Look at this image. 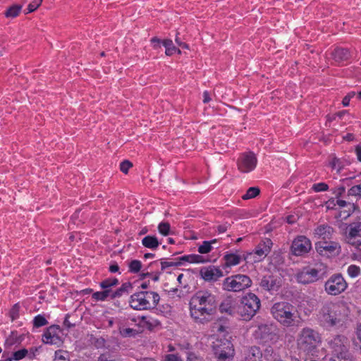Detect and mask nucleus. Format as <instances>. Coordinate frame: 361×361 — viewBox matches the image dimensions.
<instances>
[{"label": "nucleus", "instance_id": "53", "mask_svg": "<svg viewBox=\"0 0 361 361\" xmlns=\"http://www.w3.org/2000/svg\"><path fill=\"white\" fill-rule=\"evenodd\" d=\"M341 161L340 159L334 157L332 161L330 162V165L333 169H337L339 171L341 169L340 166Z\"/></svg>", "mask_w": 361, "mask_h": 361}, {"label": "nucleus", "instance_id": "9", "mask_svg": "<svg viewBox=\"0 0 361 361\" xmlns=\"http://www.w3.org/2000/svg\"><path fill=\"white\" fill-rule=\"evenodd\" d=\"M212 350L214 357L233 359L235 354L233 345L227 338H217L213 342Z\"/></svg>", "mask_w": 361, "mask_h": 361}, {"label": "nucleus", "instance_id": "13", "mask_svg": "<svg viewBox=\"0 0 361 361\" xmlns=\"http://www.w3.org/2000/svg\"><path fill=\"white\" fill-rule=\"evenodd\" d=\"M272 353L273 349L271 347L267 348L263 353L259 347L252 345L244 349L240 361H262L263 356L268 360L267 356H271Z\"/></svg>", "mask_w": 361, "mask_h": 361}, {"label": "nucleus", "instance_id": "1", "mask_svg": "<svg viewBox=\"0 0 361 361\" xmlns=\"http://www.w3.org/2000/svg\"><path fill=\"white\" fill-rule=\"evenodd\" d=\"M218 297L207 289L196 291L189 301L190 316L197 324L209 323L216 312Z\"/></svg>", "mask_w": 361, "mask_h": 361}, {"label": "nucleus", "instance_id": "54", "mask_svg": "<svg viewBox=\"0 0 361 361\" xmlns=\"http://www.w3.org/2000/svg\"><path fill=\"white\" fill-rule=\"evenodd\" d=\"M150 42H151L152 46H153V48L154 49L159 48L161 44H162V41L157 37H152L151 39Z\"/></svg>", "mask_w": 361, "mask_h": 361}, {"label": "nucleus", "instance_id": "30", "mask_svg": "<svg viewBox=\"0 0 361 361\" xmlns=\"http://www.w3.org/2000/svg\"><path fill=\"white\" fill-rule=\"evenodd\" d=\"M224 259L225 261V265L226 267L235 266L240 262V257L236 254H226L224 256Z\"/></svg>", "mask_w": 361, "mask_h": 361}, {"label": "nucleus", "instance_id": "49", "mask_svg": "<svg viewBox=\"0 0 361 361\" xmlns=\"http://www.w3.org/2000/svg\"><path fill=\"white\" fill-rule=\"evenodd\" d=\"M213 329L217 333H224L226 331L227 326L220 322H215L213 325Z\"/></svg>", "mask_w": 361, "mask_h": 361}, {"label": "nucleus", "instance_id": "40", "mask_svg": "<svg viewBox=\"0 0 361 361\" xmlns=\"http://www.w3.org/2000/svg\"><path fill=\"white\" fill-rule=\"evenodd\" d=\"M354 196L361 197V183L359 185L352 186L347 193V197Z\"/></svg>", "mask_w": 361, "mask_h": 361}, {"label": "nucleus", "instance_id": "5", "mask_svg": "<svg viewBox=\"0 0 361 361\" xmlns=\"http://www.w3.org/2000/svg\"><path fill=\"white\" fill-rule=\"evenodd\" d=\"M160 300L157 292L140 290L132 294L129 298V305L135 310H148L154 309Z\"/></svg>", "mask_w": 361, "mask_h": 361}, {"label": "nucleus", "instance_id": "12", "mask_svg": "<svg viewBox=\"0 0 361 361\" xmlns=\"http://www.w3.org/2000/svg\"><path fill=\"white\" fill-rule=\"evenodd\" d=\"M254 336L264 343H275L279 338L278 329L272 324H262L255 331Z\"/></svg>", "mask_w": 361, "mask_h": 361}, {"label": "nucleus", "instance_id": "2", "mask_svg": "<svg viewBox=\"0 0 361 361\" xmlns=\"http://www.w3.org/2000/svg\"><path fill=\"white\" fill-rule=\"evenodd\" d=\"M317 320L324 329L339 328L343 325L345 315L341 312V307L336 303L326 302L319 309Z\"/></svg>", "mask_w": 361, "mask_h": 361}, {"label": "nucleus", "instance_id": "29", "mask_svg": "<svg viewBox=\"0 0 361 361\" xmlns=\"http://www.w3.org/2000/svg\"><path fill=\"white\" fill-rule=\"evenodd\" d=\"M216 239H213L212 240H204L202 242V244L198 247L197 251L200 254H207L212 250L213 245L216 244Z\"/></svg>", "mask_w": 361, "mask_h": 361}, {"label": "nucleus", "instance_id": "59", "mask_svg": "<svg viewBox=\"0 0 361 361\" xmlns=\"http://www.w3.org/2000/svg\"><path fill=\"white\" fill-rule=\"evenodd\" d=\"M355 335L357 336V338L361 343V322L357 324V326L355 328Z\"/></svg>", "mask_w": 361, "mask_h": 361}, {"label": "nucleus", "instance_id": "58", "mask_svg": "<svg viewBox=\"0 0 361 361\" xmlns=\"http://www.w3.org/2000/svg\"><path fill=\"white\" fill-rule=\"evenodd\" d=\"M192 255H184L178 259L177 262H187L189 263H192Z\"/></svg>", "mask_w": 361, "mask_h": 361}, {"label": "nucleus", "instance_id": "39", "mask_svg": "<svg viewBox=\"0 0 361 361\" xmlns=\"http://www.w3.org/2000/svg\"><path fill=\"white\" fill-rule=\"evenodd\" d=\"M54 361H70L68 353L61 350H56Z\"/></svg>", "mask_w": 361, "mask_h": 361}, {"label": "nucleus", "instance_id": "61", "mask_svg": "<svg viewBox=\"0 0 361 361\" xmlns=\"http://www.w3.org/2000/svg\"><path fill=\"white\" fill-rule=\"evenodd\" d=\"M227 229H228V226L226 224L219 225L216 228V231H218L219 233H224L227 231Z\"/></svg>", "mask_w": 361, "mask_h": 361}, {"label": "nucleus", "instance_id": "46", "mask_svg": "<svg viewBox=\"0 0 361 361\" xmlns=\"http://www.w3.org/2000/svg\"><path fill=\"white\" fill-rule=\"evenodd\" d=\"M42 2V0H33L28 4L26 13L35 11L41 5Z\"/></svg>", "mask_w": 361, "mask_h": 361}, {"label": "nucleus", "instance_id": "62", "mask_svg": "<svg viewBox=\"0 0 361 361\" xmlns=\"http://www.w3.org/2000/svg\"><path fill=\"white\" fill-rule=\"evenodd\" d=\"M355 151L358 161L361 162V145H357Z\"/></svg>", "mask_w": 361, "mask_h": 361}, {"label": "nucleus", "instance_id": "24", "mask_svg": "<svg viewBox=\"0 0 361 361\" xmlns=\"http://www.w3.org/2000/svg\"><path fill=\"white\" fill-rule=\"evenodd\" d=\"M334 233V228L330 226L322 224L318 226L314 229V235L319 239H322V241H327L331 238Z\"/></svg>", "mask_w": 361, "mask_h": 361}, {"label": "nucleus", "instance_id": "16", "mask_svg": "<svg viewBox=\"0 0 361 361\" xmlns=\"http://www.w3.org/2000/svg\"><path fill=\"white\" fill-rule=\"evenodd\" d=\"M312 248L310 240L304 235H299L295 238L291 245V252L295 256H302Z\"/></svg>", "mask_w": 361, "mask_h": 361}, {"label": "nucleus", "instance_id": "23", "mask_svg": "<svg viewBox=\"0 0 361 361\" xmlns=\"http://www.w3.org/2000/svg\"><path fill=\"white\" fill-rule=\"evenodd\" d=\"M237 309L235 301L232 297L226 298L219 305L221 313H225L231 316H234L237 313Z\"/></svg>", "mask_w": 361, "mask_h": 361}, {"label": "nucleus", "instance_id": "15", "mask_svg": "<svg viewBox=\"0 0 361 361\" xmlns=\"http://www.w3.org/2000/svg\"><path fill=\"white\" fill-rule=\"evenodd\" d=\"M317 252L322 256L331 257L338 255L341 246L335 241H319L315 244Z\"/></svg>", "mask_w": 361, "mask_h": 361}, {"label": "nucleus", "instance_id": "57", "mask_svg": "<svg viewBox=\"0 0 361 361\" xmlns=\"http://www.w3.org/2000/svg\"><path fill=\"white\" fill-rule=\"evenodd\" d=\"M63 325L67 328V329H71L72 327H74L75 326V324H72L70 321H69V314H66V317H65V319H64V321H63Z\"/></svg>", "mask_w": 361, "mask_h": 361}, {"label": "nucleus", "instance_id": "10", "mask_svg": "<svg viewBox=\"0 0 361 361\" xmlns=\"http://www.w3.org/2000/svg\"><path fill=\"white\" fill-rule=\"evenodd\" d=\"M348 288V283L341 274L331 276L324 283V290L328 295H338Z\"/></svg>", "mask_w": 361, "mask_h": 361}, {"label": "nucleus", "instance_id": "17", "mask_svg": "<svg viewBox=\"0 0 361 361\" xmlns=\"http://www.w3.org/2000/svg\"><path fill=\"white\" fill-rule=\"evenodd\" d=\"M272 245L271 239L265 238L256 246L249 255L250 257H253L254 262H261L270 252Z\"/></svg>", "mask_w": 361, "mask_h": 361}, {"label": "nucleus", "instance_id": "64", "mask_svg": "<svg viewBox=\"0 0 361 361\" xmlns=\"http://www.w3.org/2000/svg\"><path fill=\"white\" fill-rule=\"evenodd\" d=\"M133 331L134 330L133 329L126 328V329L123 330L122 334L124 336H130Z\"/></svg>", "mask_w": 361, "mask_h": 361}, {"label": "nucleus", "instance_id": "26", "mask_svg": "<svg viewBox=\"0 0 361 361\" xmlns=\"http://www.w3.org/2000/svg\"><path fill=\"white\" fill-rule=\"evenodd\" d=\"M133 284L130 282L123 283L121 286L115 290H111V300L121 298L123 295L128 294L133 290Z\"/></svg>", "mask_w": 361, "mask_h": 361}, {"label": "nucleus", "instance_id": "38", "mask_svg": "<svg viewBox=\"0 0 361 361\" xmlns=\"http://www.w3.org/2000/svg\"><path fill=\"white\" fill-rule=\"evenodd\" d=\"M158 231L159 233L164 236L170 234L171 226L169 222L162 221L158 225Z\"/></svg>", "mask_w": 361, "mask_h": 361}, {"label": "nucleus", "instance_id": "4", "mask_svg": "<svg viewBox=\"0 0 361 361\" xmlns=\"http://www.w3.org/2000/svg\"><path fill=\"white\" fill-rule=\"evenodd\" d=\"M322 341V336L318 331L310 327H305L298 334L297 345L298 349L305 354L314 355L318 353Z\"/></svg>", "mask_w": 361, "mask_h": 361}, {"label": "nucleus", "instance_id": "60", "mask_svg": "<svg viewBox=\"0 0 361 361\" xmlns=\"http://www.w3.org/2000/svg\"><path fill=\"white\" fill-rule=\"evenodd\" d=\"M197 357L194 353L189 352L187 355V360L186 361H197Z\"/></svg>", "mask_w": 361, "mask_h": 361}, {"label": "nucleus", "instance_id": "55", "mask_svg": "<svg viewBox=\"0 0 361 361\" xmlns=\"http://www.w3.org/2000/svg\"><path fill=\"white\" fill-rule=\"evenodd\" d=\"M165 361H182V360L178 355L168 354L165 357Z\"/></svg>", "mask_w": 361, "mask_h": 361}, {"label": "nucleus", "instance_id": "25", "mask_svg": "<svg viewBox=\"0 0 361 361\" xmlns=\"http://www.w3.org/2000/svg\"><path fill=\"white\" fill-rule=\"evenodd\" d=\"M334 59L338 63L347 61L351 55L350 51L346 48L337 47L332 53Z\"/></svg>", "mask_w": 361, "mask_h": 361}, {"label": "nucleus", "instance_id": "48", "mask_svg": "<svg viewBox=\"0 0 361 361\" xmlns=\"http://www.w3.org/2000/svg\"><path fill=\"white\" fill-rule=\"evenodd\" d=\"M133 166V164L128 160H124L120 164V170L123 173L127 174L129 169Z\"/></svg>", "mask_w": 361, "mask_h": 361}, {"label": "nucleus", "instance_id": "34", "mask_svg": "<svg viewBox=\"0 0 361 361\" xmlns=\"http://www.w3.org/2000/svg\"><path fill=\"white\" fill-rule=\"evenodd\" d=\"M33 328L38 329L39 327L46 326L48 324V321L45 318L44 315L37 314L32 320Z\"/></svg>", "mask_w": 361, "mask_h": 361}, {"label": "nucleus", "instance_id": "22", "mask_svg": "<svg viewBox=\"0 0 361 361\" xmlns=\"http://www.w3.org/2000/svg\"><path fill=\"white\" fill-rule=\"evenodd\" d=\"M336 204H337L339 208L343 209L340 212V217L343 219H346L350 216V214L358 208L357 205L354 202L340 198L336 199Z\"/></svg>", "mask_w": 361, "mask_h": 361}, {"label": "nucleus", "instance_id": "56", "mask_svg": "<svg viewBox=\"0 0 361 361\" xmlns=\"http://www.w3.org/2000/svg\"><path fill=\"white\" fill-rule=\"evenodd\" d=\"M109 271L111 273H116L119 271V266L118 265L117 262H113L109 266Z\"/></svg>", "mask_w": 361, "mask_h": 361}, {"label": "nucleus", "instance_id": "43", "mask_svg": "<svg viewBox=\"0 0 361 361\" xmlns=\"http://www.w3.org/2000/svg\"><path fill=\"white\" fill-rule=\"evenodd\" d=\"M329 188L328 184L323 182L314 183L312 186V190L315 192L327 191Z\"/></svg>", "mask_w": 361, "mask_h": 361}, {"label": "nucleus", "instance_id": "33", "mask_svg": "<svg viewBox=\"0 0 361 361\" xmlns=\"http://www.w3.org/2000/svg\"><path fill=\"white\" fill-rule=\"evenodd\" d=\"M162 44L166 48L165 54L167 56H171L176 52V47L173 45L171 39L163 40Z\"/></svg>", "mask_w": 361, "mask_h": 361}, {"label": "nucleus", "instance_id": "47", "mask_svg": "<svg viewBox=\"0 0 361 361\" xmlns=\"http://www.w3.org/2000/svg\"><path fill=\"white\" fill-rule=\"evenodd\" d=\"M183 264L181 262H166L161 259V268L162 271H164L166 268L171 267H178Z\"/></svg>", "mask_w": 361, "mask_h": 361}, {"label": "nucleus", "instance_id": "45", "mask_svg": "<svg viewBox=\"0 0 361 361\" xmlns=\"http://www.w3.org/2000/svg\"><path fill=\"white\" fill-rule=\"evenodd\" d=\"M20 305L18 303L15 304L9 312V315L12 321L17 319L19 317Z\"/></svg>", "mask_w": 361, "mask_h": 361}, {"label": "nucleus", "instance_id": "63", "mask_svg": "<svg viewBox=\"0 0 361 361\" xmlns=\"http://www.w3.org/2000/svg\"><path fill=\"white\" fill-rule=\"evenodd\" d=\"M211 101V97L209 96V93L208 91H204L203 92V102L208 103Z\"/></svg>", "mask_w": 361, "mask_h": 361}, {"label": "nucleus", "instance_id": "35", "mask_svg": "<svg viewBox=\"0 0 361 361\" xmlns=\"http://www.w3.org/2000/svg\"><path fill=\"white\" fill-rule=\"evenodd\" d=\"M20 343V340L18 336L17 333L12 331L5 341V346L6 348H11V346Z\"/></svg>", "mask_w": 361, "mask_h": 361}, {"label": "nucleus", "instance_id": "32", "mask_svg": "<svg viewBox=\"0 0 361 361\" xmlns=\"http://www.w3.org/2000/svg\"><path fill=\"white\" fill-rule=\"evenodd\" d=\"M22 9V6L19 4H14L5 11V16L6 18H16L18 16Z\"/></svg>", "mask_w": 361, "mask_h": 361}, {"label": "nucleus", "instance_id": "28", "mask_svg": "<svg viewBox=\"0 0 361 361\" xmlns=\"http://www.w3.org/2000/svg\"><path fill=\"white\" fill-rule=\"evenodd\" d=\"M92 298L95 301H106L111 300V290L103 289L102 291L94 292L92 294Z\"/></svg>", "mask_w": 361, "mask_h": 361}, {"label": "nucleus", "instance_id": "36", "mask_svg": "<svg viewBox=\"0 0 361 361\" xmlns=\"http://www.w3.org/2000/svg\"><path fill=\"white\" fill-rule=\"evenodd\" d=\"M142 269V262L137 259H133L128 263V271L130 273L137 274Z\"/></svg>", "mask_w": 361, "mask_h": 361}, {"label": "nucleus", "instance_id": "41", "mask_svg": "<svg viewBox=\"0 0 361 361\" xmlns=\"http://www.w3.org/2000/svg\"><path fill=\"white\" fill-rule=\"evenodd\" d=\"M347 272L349 276L355 278L360 274V268L357 265L351 264L348 267Z\"/></svg>", "mask_w": 361, "mask_h": 361}, {"label": "nucleus", "instance_id": "51", "mask_svg": "<svg viewBox=\"0 0 361 361\" xmlns=\"http://www.w3.org/2000/svg\"><path fill=\"white\" fill-rule=\"evenodd\" d=\"M192 263H204L207 262L204 257L200 255L192 254Z\"/></svg>", "mask_w": 361, "mask_h": 361}, {"label": "nucleus", "instance_id": "19", "mask_svg": "<svg viewBox=\"0 0 361 361\" xmlns=\"http://www.w3.org/2000/svg\"><path fill=\"white\" fill-rule=\"evenodd\" d=\"M201 278L207 282H216L224 276L223 271L217 267L209 265L202 267L200 271Z\"/></svg>", "mask_w": 361, "mask_h": 361}, {"label": "nucleus", "instance_id": "6", "mask_svg": "<svg viewBox=\"0 0 361 361\" xmlns=\"http://www.w3.org/2000/svg\"><path fill=\"white\" fill-rule=\"evenodd\" d=\"M295 307L288 302H279L273 305L271 313L273 317L286 327L294 325L296 318Z\"/></svg>", "mask_w": 361, "mask_h": 361}, {"label": "nucleus", "instance_id": "31", "mask_svg": "<svg viewBox=\"0 0 361 361\" xmlns=\"http://www.w3.org/2000/svg\"><path fill=\"white\" fill-rule=\"evenodd\" d=\"M119 283L116 278H109L100 282L99 286L102 289L112 290L111 287L116 286Z\"/></svg>", "mask_w": 361, "mask_h": 361}, {"label": "nucleus", "instance_id": "27", "mask_svg": "<svg viewBox=\"0 0 361 361\" xmlns=\"http://www.w3.org/2000/svg\"><path fill=\"white\" fill-rule=\"evenodd\" d=\"M142 244L145 247L154 250L159 247L160 243L156 235H149L142 238Z\"/></svg>", "mask_w": 361, "mask_h": 361}, {"label": "nucleus", "instance_id": "11", "mask_svg": "<svg viewBox=\"0 0 361 361\" xmlns=\"http://www.w3.org/2000/svg\"><path fill=\"white\" fill-rule=\"evenodd\" d=\"M258 286L261 291L274 295L281 288L282 279L276 275L266 274L258 279Z\"/></svg>", "mask_w": 361, "mask_h": 361}, {"label": "nucleus", "instance_id": "21", "mask_svg": "<svg viewBox=\"0 0 361 361\" xmlns=\"http://www.w3.org/2000/svg\"><path fill=\"white\" fill-rule=\"evenodd\" d=\"M347 229L348 232L346 236L348 243L355 246L361 245V222L352 223Z\"/></svg>", "mask_w": 361, "mask_h": 361}, {"label": "nucleus", "instance_id": "52", "mask_svg": "<svg viewBox=\"0 0 361 361\" xmlns=\"http://www.w3.org/2000/svg\"><path fill=\"white\" fill-rule=\"evenodd\" d=\"M336 199L331 197L326 202L325 205L328 209H336V207L338 206L337 204H336Z\"/></svg>", "mask_w": 361, "mask_h": 361}, {"label": "nucleus", "instance_id": "7", "mask_svg": "<svg viewBox=\"0 0 361 361\" xmlns=\"http://www.w3.org/2000/svg\"><path fill=\"white\" fill-rule=\"evenodd\" d=\"M261 306L259 298L252 293L244 296L238 306L237 314L245 321H250L257 312Z\"/></svg>", "mask_w": 361, "mask_h": 361}, {"label": "nucleus", "instance_id": "3", "mask_svg": "<svg viewBox=\"0 0 361 361\" xmlns=\"http://www.w3.org/2000/svg\"><path fill=\"white\" fill-rule=\"evenodd\" d=\"M331 357L329 361H354L350 351L348 338L343 335H335L326 340Z\"/></svg>", "mask_w": 361, "mask_h": 361}, {"label": "nucleus", "instance_id": "44", "mask_svg": "<svg viewBox=\"0 0 361 361\" xmlns=\"http://www.w3.org/2000/svg\"><path fill=\"white\" fill-rule=\"evenodd\" d=\"M331 192L335 195L336 199L341 198L345 192V188L343 185H339L331 189Z\"/></svg>", "mask_w": 361, "mask_h": 361}, {"label": "nucleus", "instance_id": "37", "mask_svg": "<svg viewBox=\"0 0 361 361\" xmlns=\"http://www.w3.org/2000/svg\"><path fill=\"white\" fill-rule=\"evenodd\" d=\"M260 192V190L257 187H251L248 188L246 193L242 196L243 200H249L257 197Z\"/></svg>", "mask_w": 361, "mask_h": 361}, {"label": "nucleus", "instance_id": "50", "mask_svg": "<svg viewBox=\"0 0 361 361\" xmlns=\"http://www.w3.org/2000/svg\"><path fill=\"white\" fill-rule=\"evenodd\" d=\"M98 361H116L114 356L109 353H102L98 357Z\"/></svg>", "mask_w": 361, "mask_h": 361}, {"label": "nucleus", "instance_id": "14", "mask_svg": "<svg viewBox=\"0 0 361 361\" xmlns=\"http://www.w3.org/2000/svg\"><path fill=\"white\" fill-rule=\"evenodd\" d=\"M257 164V159L252 152L241 154L237 161L238 169L242 173L252 171L256 168Z\"/></svg>", "mask_w": 361, "mask_h": 361}, {"label": "nucleus", "instance_id": "42", "mask_svg": "<svg viewBox=\"0 0 361 361\" xmlns=\"http://www.w3.org/2000/svg\"><path fill=\"white\" fill-rule=\"evenodd\" d=\"M28 355V350L25 348L20 349L13 353L12 359L16 361L20 360Z\"/></svg>", "mask_w": 361, "mask_h": 361}, {"label": "nucleus", "instance_id": "20", "mask_svg": "<svg viewBox=\"0 0 361 361\" xmlns=\"http://www.w3.org/2000/svg\"><path fill=\"white\" fill-rule=\"evenodd\" d=\"M61 329L59 325L48 327L42 335V341L46 344L56 345L61 343Z\"/></svg>", "mask_w": 361, "mask_h": 361}, {"label": "nucleus", "instance_id": "18", "mask_svg": "<svg viewBox=\"0 0 361 361\" xmlns=\"http://www.w3.org/2000/svg\"><path fill=\"white\" fill-rule=\"evenodd\" d=\"M321 279L319 271L310 267H304L297 274V280L299 283L302 284H308L317 281Z\"/></svg>", "mask_w": 361, "mask_h": 361}, {"label": "nucleus", "instance_id": "8", "mask_svg": "<svg viewBox=\"0 0 361 361\" xmlns=\"http://www.w3.org/2000/svg\"><path fill=\"white\" fill-rule=\"evenodd\" d=\"M252 285L251 279L245 274H235L226 277L222 283V289L228 292L243 291Z\"/></svg>", "mask_w": 361, "mask_h": 361}]
</instances>
